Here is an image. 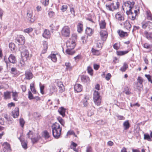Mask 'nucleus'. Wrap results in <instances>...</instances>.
<instances>
[{
  "instance_id": "obj_21",
  "label": "nucleus",
  "mask_w": 152,
  "mask_h": 152,
  "mask_svg": "<svg viewBox=\"0 0 152 152\" xmlns=\"http://www.w3.org/2000/svg\"><path fill=\"white\" fill-rule=\"evenodd\" d=\"M77 146V144L76 143L72 141L71 142L70 148L71 149H73V150L75 152H77L78 151V149L76 148V147Z\"/></svg>"
},
{
  "instance_id": "obj_34",
  "label": "nucleus",
  "mask_w": 152,
  "mask_h": 152,
  "mask_svg": "<svg viewBox=\"0 0 152 152\" xmlns=\"http://www.w3.org/2000/svg\"><path fill=\"white\" fill-rule=\"evenodd\" d=\"M128 68V66L127 64L126 63H124L123 66L121 67L120 70L122 72H125Z\"/></svg>"
},
{
  "instance_id": "obj_3",
  "label": "nucleus",
  "mask_w": 152,
  "mask_h": 152,
  "mask_svg": "<svg viewBox=\"0 0 152 152\" xmlns=\"http://www.w3.org/2000/svg\"><path fill=\"white\" fill-rule=\"evenodd\" d=\"M99 93L95 91L93 95V99L95 104L97 106L100 105L102 101V97L99 95Z\"/></svg>"
},
{
  "instance_id": "obj_6",
  "label": "nucleus",
  "mask_w": 152,
  "mask_h": 152,
  "mask_svg": "<svg viewBox=\"0 0 152 152\" xmlns=\"http://www.w3.org/2000/svg\"><path fill=\"white\" fill-rule=\"evenodd\" d=\"M26 18L27 20L31 23L34 22L35 19L34 16L32 15V12L31 10H28Z\"/></svg>"
},
{
  "instance_id": "obj_45",
  "label": "nucleus",
  "mask_w": 152,
  "mask_h": 152,
  "mask_svg": "<svg viewBox=\"0 0 152 152\" xmlns=\"http://www.w3.org/2000/svg\"><path fill=\"white\" fill-rule=\"evenodd\" d=\"M144 138L145 140H147L149 141H151L152 140L151 137L148 134H144Z\"/></svg>"
},
{
  "instance_id": "obj_55",
  "label": "nucleus",
  "mask_w": 152,
  "mask_h": 152,
  "mask_svg": "<svg viewBox=\"0 0 152 152\" xmlns=\"http://www.w3.org/2000/svg\"><path fill=\"white\" fill-rule=\"evenodd\" d=\"M67 9V5H63L62 6L61 9L62 12H64Z\"/></svg>"
},
{
  "instance_id": "obj_26",
  "label": "nucleus",
  "mask_w": 152,
  "mask_h": 152,
  "mask_svg": "<svg viewBox=\"0 0 152 152\" xmlns=\"http://www.w3.org/2000/svg\"><path fill=\"white\" fill-rule=\"evenodd\" d=\"M73 49L71 48H67L66 50V53L69 55H72L75 53V51L73 50Z\"/></svg>"
},
{
  "instance_id": "obj_51",
  "label": "nucleus",
  "mask_w": 152,
  "mask_h": 152,
  "mask_svg": "<svg viewBox=\"0 0 152 152\" xmlns=\"http://www.w3.org/2000/svg\"><path fill=\"white\" fill-rule=\"evenodd\" d=\"M49 1V0H42L41 2L43 5L46 6L48 4Z\"/></svg>"
},
{
  "instance_id": "obj_8",
  "label": "nucleus",
  "mask_w": 152,
  "mask_h": 152,
  "mask_svg": "<svg viewBox=\"0 0 152 152\" xmlns=\"http://www.w3.org/2000/svg\"><path fill=\"white\" fill-rule=\"evenodd\" d=\"M66 44L67 48H69L74 49L75 46V42L72 40L70 39L66 42Z\"/></svg>"
},
{
  "instance_id": "obj_29",
  "label": "nucleus",
  "mask_w": 152,
  "mask_h": 152,
  "mask_svg": "<svg viewBox=\"0 0 152 152\" xmlns=\"http://www.w3.org/2000/svg\"><path fill=\"white\" fill-rule=\"evenodd\" d=\"M149 23V24H151V25H152V23L148 21V22H142V27L143 28L145 29L148 26V25Z\"/></svg>"
},
{
  "instance_id": "obj_49",
  "label": "nucleus",
  "mask_w": 152,
  "mask_h": 152,
  "mask_svg": "<svg viewBox=\"0 0 152 152\" xmlns=\"http://www.w3.org/2000/svg\"><path fill=\"white\" fill-rule=\"evenodd\" d=\"M88 73L89 74L91 75H92L93 69L91 67L88 66L87 67V69Z\"/></svg>"
},
{
  "instance_id": "obj_4",
  "label": "nucleus",
  "mask_w": 152,
  "mask_h": 152,
  "mask_svg": "<svg viewBox=\"0 0 152 152\" xmlns=\"http://www.w3.org/2000/svg\"><path fill=\"white\" fill-rule=\"evenodd\" d=\"M70 28L68 26H65L62 28L61 34L63 37H68L70 35Z\"/></svg>"
},
{
  "instance_id": "obj_5",
  "label": "nucleus",
  "mask_w": 152,
  "mask_h": 152,
  "mask_svg": "<svg viewBox=\"0 0 152 152\" xmlns=\"http://www.w3.org/2000/svg\"><path fill=\"white\" fill-rule=\"evenodd\" d=\"M118 6H114L113 5V3L107 4L105 5L106 9L107 10L112 12H113L115 10H116V9L118 8Z\"/></svg>"
},
{
  "instance_id": "obj_14",
  "label": "nucleus",
  "mask_w": 152,
  "mask_h": 152,
  "mask_svg": "<svg viewBox=\"0 0 152 152\" xmlns=\"http://www.w3.org/2000/svg\"><path fill=\"white\" fill-rule=\"evenodd\" d=\"M75 91L77 92H80L82 90L83 87L81 85L79 84H75L74 86Z\"/></svg>"
},
{
  "instance_id": "obj_61",
  "label": "nucleus",
  "mask_w": 152,
  "mask_h": 152,
  "mask_svg": "<svg viewBox=\"0 0 152 152\" xmlns=\"http://www.w3.org/2000/svg\"><path fill=\"white\" fill-rule=\"evenodd\" d=\"M111 75L110 73H108L105 77V78L107 80H109L110 78Z\"/></svg>"
},
{
  "instance_id": "obj_52",
  "label": "nucleus",
  "mask_w": 152,
  "mask_h": 152,
  "mask_svg": "<svg viewBox=\"0 0 152 152\" xmlns=\"http://www.w3.org/2000/svg\"><path fill=\"white\" fill-rule=\"evenodd\" d=\"M40 116V114L38 113H34V117L36 119H39Z\"/></svg>"
},
{
  "instance_id": "obj_59",
  "label": "nucleus",
  "mask_w": 152,
  "mask_h": 152,
  "mask_svg": "<svg viewBox=\"0 0 152 152\" xmlns=\"http://www.w3.org/2000/svg\"><path fill=\"white\" fill-rule=\"evenodd\" d=\"M113 5L114 6L116 7L118 6V8H117L116 10L118 9L119 8V6H120V3L119 2L117 1L115 2V3H113Z\"/></svg>"
},
{
  "instance_id": "obj_17",
  "label": "nucleus",
  "mask_w": 152,
  "mask_h": 152,
  "mask_svg": "<svg viewBox=\"0 0 152 152\" xmlns=\"http://www.w3.org/2000/svg\"><path fill=\"white\" fill-rule=\"evenodd\" d=\"M81 80L83 82L85 83H88L90 82L89 77L86 75L82 76L81 77Z\"/></svg>"
},
{
  "instance_id": "obj_10",
  "label": "nucleus",
  "mask_w": 152,
  "mask_h": 152,
  "mask_svg": "<svg viewBox=\"0 0 152 152\" xmlns=\"http://www.w3.org/2000/svg\"><path fill=\"white\" fill-rule=\"evenodd\" d=\"M16 40L18 42L19 45H23L24 43V37L22 35H19L18 36Z\"/></svg>"
},
{
  "instance_id": "obj_2",
  "label": "nucleus",
  "mask_w": 152,
  "mask_h": 152,
  "mask_svg": "<svg viewBox=\"0 0 152 152\" xmlns=\"http://www.w3.org/2000/svg\"><path fill=\"white\" fill-rule=\"evenodd\" d=\"M51 128L53 136L56 139L59 138L61 132V128L59 124L57 122L55 123L52 125Z\"/></svg>"
},
{
  "instance_id": "obj_46",
  "label": "nucleus",
  "mask_w": 152,
  "mask_h": 152,
  "mask_svg": "<svg viewBox=\"0 0 152 152\" xmlns=\"http://www.w3.org/2000/svg\"><path fill=\"white\" fill-rule=\"evenodd\" d=\"M57 120H58L59 122L60 123V124L62 125L63 126H64V120L62 119V118L60 117H59L57 118Z\"/></svg>"
},
{
  "instance_id": "obj_16",
  "label": "nucleus",
  "mask_w": 152,
  "mask_h": 152,
  "mask_svg": "<svg viewBox=\"0 0 152 152\" xmlns=\"http://www.w3.org/2000/svg\"><path fill=\"white\" fill-rule=\"evenodd\" d=\"M19 110L18 107L15 108L12 112V116L14 118L18 117L19 115Z\"/></svg>"
},
{
  "instance_id": "obj_38",
  "label": "nucleus",
  "mask_w": 152,
  "mask_h": 152,
  "mask_svg": "<svg viewBox=\"0 0 152 152\" xmlns=\"http://www.w3.org/2000/svg\"><path fill=\"white\" fill-rule=\"evenodd\" d=\"M138 82L137 83L138 84L140 85V86H143L142 83L143 82V80L142 78L141 77H139L137 78Z\"/></svg>"
},
{
  "instance_id": "obj_64",
  "label": "nucleus",
  "mask_w": 152,
  "mask_h": 152,
  "mask_svg": "<svg viewBox=\"0 0 152 152\" xmlns=\"http://www.w3.org/2000/svg\"><path fill=\"white\" fill-rule=\"evenodd\" d=\"M76 61H78L79 59L81 58V56L80 55H78L74 57Z\"/></svg>"
},
{
  "instance_id": "obj_11",
  "label": "nucleus",
  "mask_w": 152,
  "mask_h": 152,
  "mask_svg": "<svg viewBox=\"0 0 152 152\" xmlns=\"http://www.w3.org/2000/svg\"><path fill=\"white\" fill-rule=\"evenodd\" d=\"M100 34L102 40L103 41H105L107 37V31L103 30L101 31L100 32Z\"/></svg>"
},
{
  "instance_id": "obj_30",
  "label": "nucleus",
  "mask_w": 152,
  "mask_h": 152,
  "mask_svg": "<svg viewBox=\"0 0 152 152\" xmlns=\"http://www.w3.org/2000/svg\"><path fill=\"white\" fill-rule=\"evenodd\" d=\"M48 58H51V60L54 62H56L57 60L56 55L55 54H51L50 56H48Z\"/></svg>"
},
{
  "instance_id": "obj_25",
  "label": "nucleus",
  "mask_w": 152,
  "mask_h": 152,
  "mask_svg": "<svg viewBox=\"0 0 152 152\" xmlns=\"http://www.w3.org/2000/svg\"><path fill=\"white\" fill-rule=\"evenodd\" d=\"M57 84L58 86L59 87L60 91H63V88L64 87V86L62 83L61 81H58L57 82H55Z\"/></svg>"
},
{
  "instance_id": "obj_57",
  "label": "nucleus",
  "mask_w": 152,
  "mask_h": 152,
  "mask_svg": "<svg viewBox=\"0 0 152 152\" xmlns=\"http://www.w3.org/2000/svg\"><path fill=\"white\" fill-rule=\"evenodd\" d=\"M143 47L145 48L148 49L151 47H152V45L148 44L147 43H145L144 44Z\"/></svg>"
},
{
  "instance_id": "obj_1",
  "label": "nucleus",
  "mask_w": 152,
  "mask_h": 152,
  "mask_svg": "<svg viewBox=\"0 0 152 152\" xmlns=\"http://www.w3.org/2000/svg\"><path fill=\"white\" fill-rule=\"evenodd\" d=\"M134 4V2L128 1L125 3L126 6L129 7V10L126 12V14L128 15L129 18L132 20H134L136 16L138 13L139 10H135L133 6Z\"/></svg>"
},
{
  "instance_id": "obj_53",
  "label": "nucleus",
  "mask_w": 152,
  "mask_h": 152,
  "mask_svg": "<svg viewBox=\"0 0 152 152\" xmlns=\"http://www.w3.org/2000/svg\"><path fill=\"white\" fill-rule=\"evenodd\" d=\"M128 52L129 51L127 50L121 51L119 52L118 54L119 55L121 56L123 55L128 53Z\"/></svg>"
},
{
  "instance_id": "obj_7",
  "label": "nucleus",
  "mask_w": 152,
  "mask_h": 152,
  "mask_svg": "<svg viewBox=\"0 0 152 152\" xmlns=\"http://www.w3.org/2000/svg\"><path fill=\"white\" fill-rule=\"evenodd\" d=\"M21 55L22 59L26 61L29 57V53L27 50H24L21 52Z\"/></svg>"
},
{
  "instance_id": "obj_48",
  "label": "nucleus",
  "mask_w": 152,
  "mask_h": 152,
  "mask_svg": "<svg viewBox=\"0 0 152 152\" xmlns=\"http://www.w3.org/2000/svg\"><path fill=\"white\" fill-rule=\"evenodd\" d=\"M20 125L22 127H23L24 125L25 122L23 118H20L19 121Z\"/></svg>"
},
{
  "instance_id": "obj_9",
  "label": "nucleus",
  "mask_w": 152,
  "mask_h": 152,
  "mask_svg": "<svg viewBox=\"0 0 152 152\" xmlns=\"http://www.w3.org/2000/svg\"><path fill=\"white\" fill-rule=\"evenodd\" d=\"M115 18L118 20L119 23H121L122 21L124 20V15L119 12H118L115 15Z\"/></svg>"
},
{
  "instance_id": "obj_43",
  "label": "nucleus",
  "mask_w": 152,
  "mask_h": 152,
  "mask_svg": "<svg viewBox=\"0 0 152 152\" xmlns=\"http://www.w3.org/2000/svg\"><path fill=\"white\" fill-rule=\"evenodd\" d=\"M33 31V29L31 28H29L25 29L23 31V32L25 33L29 34L31 32Z\"/></svg>"
},
{
  "instance_id": "obj_42",
  "label": "nucleus",
  "mask_w": 152,
  "mask_h": 152,
  "mask_svg": "<svg viewBox=\"0 0 152 152\" xmlns=\"http://www.w3.org/2000/svg\"><path fill=\"white\" fill-rule=\"evenodd\" d=\"M57 91V89L55 86H52L50 88V91L51 94H52L53 92Z\"/></svg>"
},
{
  "instance_id": "obj_41",
  "label": "nucleus",
  "mask_w": 152,
  "mask_h": 152,
  "mask_svg": "<svg viewBox=\"0 0 152 152\" xmlns=\"http://www.w3.org/2000/svg\"><path fill=\"white\" fill-rule=\"evenodd\" d=\"M43 45L44 47L43 50L45 51V52H43L45 53V51L47 50L48 48V43L46 41H44L43 42Z\"/></svg>"
},
{
  "instance_id": "obj_56",
  "label": "nucleus",
  "mask_w": 152,
  "mask_h": 152,
  "mask_svg": "<svg viewBox=\"0 0 152 152\" xmlns=\"http://www.w3.org/2000/svg\"><path fill=\"white\" fill-rule=\"evenodd\" d=\"M41 83H40L39 85H40V92L42 94H44V92L43 91V90L44 88V86L43 85L42 86L40 85Z\"/></svg>"
},
{
  "instance_id": "obj_60",
  "label": "nucleus",
  "mask_w": 152,
  "mask_h": 152,
  "mask_svg": "<svg viewBox=\"0 0 152 152\" xmlns=\"http://www.w3.org/2000/svg\"><path fill=\"white\" fill-rule=\"evenodd\" d=\"M70 12L74 16H75V10L73 7H71L70 8Z\"/></svg>"
},
{
  "instance_id": "obj_58",
  "label": "nucleus",
  "mask_w": 152,
  "mask_h": 152,
  "mask_svg": "<svg viewBox=\"0 0 152 152\" xmlns=\"http://www.w3.org/2000/svg\"><path fill=\"white\" fill-rule=\"evenodd\" d=\"M113 47L115 49L118 50L120 46L119 44L116 43L113 45Z\"/></svg>"
},
{
  "instance_id": "obj_35",
  "label": "nucleus",
  "mask_w": 152,
  "mask_h": 152,
  "mask_svg": "<svg viewBox=\"0 0 152 152\" xmlns=\"http://www.w3.org/2000/svg\"><path fill=\"white\" fill-rule=\"evenodd\" d=\"M65 65L66 67V69L67 70H71L72 69V67L71 64L69 62H66L65 63Z\"/></svg>"
},
{
  "instance_id": "obj_13",
  "label": "nucleus",
  "mask_w": 152,
  "mask_h": 152,
  "mask_svg": "<svg viewBox=\"0 0 152 152\" xmlns=\"http://www.w3.org/2000/svg\"><path fill=\"white\" fill-rule=\"evenodd\" d=\"M120 25L121 26L124 25V28L128 30H130V29L131 27V25L127 20H126L123 24L122 23H120Z\"/></svg>"
},
{
  "instance_id": "obj_27",
  "label": "nucleus",
  "mask_w": 152,
  "mask_h": 152,
  "mask_svg": "<svg viewBox=\"0 0 152 152\" xmlns=\"http://www.w3.org/2000/svg\"><path fill=\"white\" fill-rule=\"evenodd\" d=\"M28 98L30 100L35 99L36 98H37V100H39V97H34L31 92L30 91H29L28 92Z\"/></svg>"
},
{
  "instance_id": "obj_40",
  "label": "nucleus",
  "mask_w": 152,
  "mask_h": 152,
  "mask_svg": "<svg viewBox=\"0 0 152 152\" xmlns=\"http://www.w3.org/2000/svg\"><path fill=\"white\" fill-rule=\"evenodd\" d=\"M9 47L11 51H14L15 50V45L12 43H10L9 44Z\"/></svg>"
},
{
  "instance_id": "obj_31",
  "label": "nucleus",
  "mask_w": 152,
  "mask_h": 152,
  "mask_svg": "<svg viewBox=\"0 0 152 152\" xmlns=\"http://www.w3.org/2000/svg\"><path fill=\"white\" fill-rule=\"evenodd\" d=\"M83 25L81 23H78L77 26V31L79 33L80 32L83 31Z\"/></svg>"
},
{
  "instance_id": "obj_62",
  "label": "nucleus",
  "mask_w": 152,
  "mask_h": 152,
  "mask_svg": "<svg viewBox=\"0 0 152 152\" xmlns=\"http://www.w3.org/2000/svg\"><path fill=\"white\" fill-rule=\"evenodd\" d=\"M20 87L22 89V91L24 92H25L26 90V87L25 85H21Z\"/></svg>"
},
{
  "instance_id": "obj_50",
  "label": "nucleus",
  "mask_w": 152,
  "mask_h": 152,
  "mask_svg": "<svg viewBox=\"0 0 152 152\" xmlns=\"http://www.w3.org/2000/svg\"><path fill=\"white\" fill-rule=\"evenodd\" d=\"M44 133L45 137L46 139H48L50 137L49 133L46 131H44Z\"/></svg>"
},
{
  "instance_id": "obj_19",
  "label": "nucleus",
  "mask_w": 152,
  "mask_h": 152,
  "mask_svg": "<svg viewBox=\"0 0 152 152\" xmlns=\"http://www.w3.org/2000/svg\"><path fill=\"white\" fill-rule=\"evenodd\" d=\"M2 146L6 149L8 150V151H11V149L10 144L7 142H4L2 145Z\"/></svg>"
},
{
  "instance_id": "obj_33",
  "label": "nucleus",
  "mask_w": 152,
  "mask_h": 152,
  "mask_svg": "<svg viewBox=\"0 0 152 152\" xmlns=\"http://www.w3.org/2000/svg\"><path fill=\"white\" fill-rule=\"evenodd\" d=\"M106 23L104 20H102L99 23V26L100 28L101 29L104 28L105 27Z\"/></svg>"
},
{
  "instance_id": "obj_12",
  "label": "nucleus",
  "mask_w": 152,
  "mask_h": 152,
  "mask_svg": "<svg viewBox=\"0 0 152 152\" xmlns=\"http://www.w3.org/2000/svg\"><path fill=\"white\" fill-rule=\"evenodd\" d=\"M25 78L27 80H30L33 77V74L29 69L27 70L25 72Z\"/></svg>"
},
{
  "instance_id": "obj_20",
  "label": "nucleus",
  "mask_w": 152,
  "mask_h": 152,
  "mask_svg": "<svg viewBox=\"0 0 152 152\" xmlns=\"http://www.w3.org/2000/svg\"><path fill=\"white\" fill-rule=\"evenodd\" d=\"M124 126V129L125 130L128 129L130 127V124L128 120L124 121L123 124Z\"/></svg>"
},
{
  "instance_id": "obj_28",
  "label": "nucleus",
  "mask_w": 152,
  "mask_h": 152,
  "mask_svg": "<svg viewBox=\"0 0 152 152\" xmlns=\"http://www.w3.org/2000/svg\"><path fill=\"white\" fill-rule=\"evenodd\" d=\"M147 15V19L149 20H152V14L151 12L149 11L146 12Z\"/></svg>"
},
{
  "instance_id": "obj_18",
  "label": "nucleus",
  "mask_w": 152,
  "mask_h": 152,
  "mask_svg": "<svg viewBox=\"0 0 152 152\" xmlns=\"http://www.w3.org/2000/svg\"><path fill=\"white\" fill-rule=\"evenodd\" d=\"M66 109L63 107H60L58 110V111L59 114L61 115L63 117L65 115Z\"/></svg>"
},
{
  "instance_id": "obj_47",
  "label": "nucleus",
  "mask_w": 152,
  "mask_h": 152,
  "mask_svg": "<svg viewBox=\"0 0 152 152\" xmlns=\"http://www.w3.org/2000/svg\"><path fill=\"white\" fill-rule=\"evenodd\" d=\"M118 33L121 37H124L125 35L127 34L126 32H124L122 31H118Z\"/></svg>"
},
{
  "instance_id": "obj_54",
  "label": "nucleus",
  "mask_w": 152,
  "mask_h": 152,
  "mask_svg": "<svg viewBox=\"0 0 152 152\" xmlns=\"http://www.w3.org/2000/svg\"><path fill=\"white\" fill-rule=\"evenodd\" d=\"M145 76L147 78L148 81L152 83V80H151V76L149 75L145 74Z\"/></svg>"
},
{
  "instance_id": "obj_15",
  "label": "nucleus",
  "mask_w": 152,
  "mask_h": 152,
  "mask_svg": "<svg viewBox=\"0 0 152 152\" xmlns=\"http://www.w3.org/2000/svg\"><path fill=\"white\" fill-rule=\"evenodd\" d=\"M8 59L10 63L14 64L16 62V60L15 56L12 54H11L10 56Z\"/></svg>"
},
{
  "instance_id": "obj_44",
  "label": "nucleus",
  "mask_w": 152,
  "mask_h": 152,
  "mask_svg": "<svg viewBox=\"0 0 152 152\" xmlns=\"http://www.w3.org/2000/svg\"><path fill=\"white\" fill-rule=\"evenodd\" d=\"M21 144L22 147L24 149H26L27 148V143L26 141H23L21 142Z\"/></svg>"
},
{
  "instance_id": "obj_63",
  "label": "nucleus",
  "mask_w": 152,
  "mask_h": 152,
  "mask_svg": "<svg viewBox=\"0 0 152 152\" xmlns=\"http://www.w3.org/2000/svg\"><path fill=\"white\" fill-rule=\"evenodd\" d=\"M9 78V75L7 74H6L3 77H1L2 80L4 79H7Z\"/></svg>"
},
{
  "instance_id": "obj_22",
  "label": "nucleus",
  "mask_w": 152,
  "mask_h": 152,
  "mask_svg": "<svg viewBox=\"0 0 152 152\" xmlns=\"http://www.w3.org/2000/svg\"><path fill=\"white\" fill-rule=\"evenodd\" d=\"M93 33L92 30L89 27H87L86 30V34L89 36H91Z\"/></svg>"
},
{
  "instance_id": "obj_36",
  "label": "nucleus",
  "mask_w": 152,
  "mask_h": 152,
  "mask_svg": "<svg viewBox=\"0 0 152 152\" xmlns=\"http://www.w3.org/2000/svg\"><path fill=\"white\" fill-rule=\"evenodd\" d=\"M12 96L14 100L15 101H17V97L18 96V94L16 92H12Z\"/></svg>"
},
{
  "instance_id": "obj_37",
  "label": "nucleus",
  "mask_w": 152,
  "mask_h": 152,
  "mask_svg": "<svg viewBox=\"0 0 152 152\" xmlns=\"http://www.w3.org/2000/svg\"><path fill=\"white\" fill-rule=\"evenodd\" d=\"M10 92L7 91L4 93V98L5 99H7L10 98Z\"/></svg>"
},
{
  "instance_id": "obj_24",
  "label": "nucleus",
  "mask_w": 152,
  "mask_h": 152,
  "mask_svg": "<svg viewBox=\"0 0 152 152\" xmlns=\"http://www.w3.org/2000/svg\"><path fill=\"white\" fill-rule=\"evenodd\" d=\"M50 34V33L49 31L47 29H45L42 34V36L44 37L48 38L49 37Z\"/></svg>"
},
{
  "instance_id": "obj_39",
  "label": "nucleus",
  "mask_w": 152,
  "mask_h": 152,
  "mask_svg": "<svg viewBox=\"0 0 152 152\" xmlns=\"http://www.w3.org/2000/svg\"><path fill=\"white\" fill-rule=\"evenodd\" d=\"M17 70L16 68L12 67L11 69V73L14 75H18Z\"/></svg>"
},
{
  "instance_id": "obj_32",
  "label": "nucleus",
  "mask_w": 152,
  "mask_h": 152,
  "mask_svg": "<svg viewBox=\"0 0 152 152\" xmlns=\"http://www.w3.org/2000/svg\"><path fill=\"white\" fill-rule=\"evenodd\" d=\"M84 99H85L83 101V104L84 107H86L88 105L87 100L88 99L87 97L86 96H85Z\"/></svg>"
},
{
  "instance_id": "obj_23",
  "label": "nucleus",
  "mask_w": 152,
  "mask_h": 152,
  "mask_svg": "<svg viewBox=\"0 0 152 152\" xmlns=\"http://www.w3.org/2000/svg\"><path fill=\"white\" fill-rule=\"evenodd\" d=\"M144 34L145 37L148 39H152V33H148L147 31H145L144 32Z\"/></svg>"
}]
</instances>
